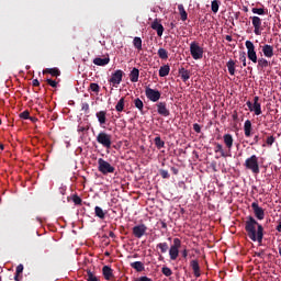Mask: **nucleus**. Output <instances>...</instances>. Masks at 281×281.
Instances as JSON below:
<instances>
[{"label":"nucleus","mask_w":281,"mask_h":281,"mask_svg":"<svg viewBox=\"0 0 281 281\" xmlns=\"http://www.w3.org/2000/svg\"><path fill=\"white\" fill-rule=\"evenodd\" d=\"M245 232L247 233L248 238L252 240V243H262L265 238V227L261 226L254 216L249 215L245 221Z\"/></svg>","instance_id":"obj_1"},{"label":"nucleus","mask_w":281,"mask_h":281,"mask_svg":"<svg viewBox=\"0 0 281 281\" xmlns=\"http://www.w3.org/2000/svg\"><path fill=\"white\" fill-rule=\"evenodd\" d=\"M244 166L246 170H250L252 175H260V164L258 162V156L252 155L247 158Z\"/></svg>","instance_id":"obj_2"},{"label":"nucleus","mask_w":281,"mask_h":281,"mask_svg":"<svg viewBox=\"0 0 281 281\" xmlns=\"http://www.w3.org/2000/svg\"><path fill=\"white\" fill-rule=\"evenodd\" d=\"M98 170L101 172V175H113V172H115V167L109 164V161L104 160V158H99Z\"/></svg>","instance_id":"obj_3"},{"label":"nucleus","mask_w":281,"mask_h":281,"mask_svg":"<svg viewBox=\"0 0 281 281\" xmlns=\"http://www.w3.org/2000/svg\"><path fill=\"white\" fill-rule=\"evenodd\" d=\"M113 136H111V134L106 133V132H100L97 135V142L98 144H100L101 146H103V148H111L113 142L111 140Z\"/></svg>","instance_id":"obj_4"},{"label":"nucleus","mask_w":281,"mask_h":281,"mask_svg":"<svg viewBox=\"0 0 281 281\" xmlns=\"http://www.w3.org/2000/svg\"><path fill=\"white\" fill-rule=\"evenodd\" d=\"M190 54L193 60H201V58H203L204 50L203 47L199 45V42H191Z\"/></svg>","instance_id":"obj_5"},{"label":"nucleus","mask_w":281,"mask_h":281,"mask_svg":"<svg viewBox=\"0 0 281 281\" xmlns=\"http://www.w3.org/2000/svg\"><path fill=\"white\" fill-rule=\"evenodd\" d=\"M260 97H254V103L251 101H247L246 105L249 111L254 112L255 115H262V105L260 104Z\"/></svg>","instance_id":"obj_6"},{"label":"nucleus","mask_w":281,"mask_h":281,"mask_svg":"<svg viewBox=\"0 0 281 281\" xmlns=\"http://www.w3.org/2000/svg\"><path fill=\"white\" fill-rule=\"evenodd\" d=\"M245 46L247 48V57L251 63H258V55L256 54V46L254 45V42L246 41Z\"/></svg>","instance_id":"obj_7"},{"label":"nucleus","mask_w":281,"mask_h":281,"mask_svg":"<svg viewBox=\"0 0 281 281\" xmlns=\"http://www.w3.org/2000/svg\"><path fill=\"white\" fill-rule=\"evenodd\" d=\"M145 95L147 100H149L150 102H159V100H161V92H159V90L151 89L149 87H146Z\"/></svg>","instance_id":"obj_8"},{"label":"nucleus","mask_w":281,"mask_h":281,"mask_svg":"<svg viewBox=\"0 0 281 281\" xmlns=\"http://www.w3.org/2000/svg\"><path fill=\"white\" fill-rule=\"evenodd\" d=\"M156 109L158 115H161L162 117H170V109H168V103H166V101L157 102Z\"/></svg>","instance_id":"obj_9"},{"label":"nucleus","mask_w":281,"mask_h":281,"mask_svg":"<svg viewBox=\"0 0 281 281\" xmlns=\"http://www.w3.org/2000/svg\"><path fill=\"white\" fill-rule=\"evenodd\" d=\"M250 19L252 21V27H255L254 33L256 36H260L262 34V19L256 15L250 16Z\"/></svg>","instance_id":"obj_10"},{"label":"nucleus","mask_w":281,"mask_h":281,"mask_svg":"<svg viewBox=\"0 0 281 281\" xmlns=\"http://www.w3.org/2000/svg\"><path fill=\"white\" fill-rule=\"evenodd\" d=\"M122 78H124V71L119 69L112 74L109 82L110 85H113V87H116V85H120L122 82Z\"/></svg>","instance_id":"obj_11"},{"label":"nucleus","mask_w":281,"mask_h":281,"mask_svg":"<svg viewBox=\"0 0 281 281\" xmlns=\"http://www.w3.org/2000/svg\"><path fill=\"white\" fill-rule=\"evenodd\" d=\"M251 209H252L254 214L258 221H265V209L260 207L258 202H252Z\"/></svg>","instance_id":"obj_12"},{"label":"nucleus","mask_w":281,"mask_h":281,"mask_svg":"<svg viewBox=\"0 0 281 281\" xmlns=\"http://www.w3.org/2000/svg\"><path fill=\"white\" fill-rule=\"evenodd\" d=\"M148 231V227L144 224L136 225L133 227L132 232L135 238H142L145 236L146 232Z\"/></svg>","instance_id":"obj_13"},{"label":"nucleus","mask_w":281,"mask_h":281,"mask_svg":"<svg viewBox=\"0 0 281 281\" xmlns=\"http://www.w3.org/2000/svg\"><path fill=\"white\" fill-rule=\"evenodd\" d=\"M102 274L104 277V280H108V281L115 280V274H113V269L109 266H103Z\"/></svg>","instance_id":"obj_14"},{"label":"nucleus","mask_w":281,"mask_h":281,"mask_svg":"<svg viewBox=\"0 0 281 281\" xmlns=\"http://www.w3.org/2000/svg\"><path fill=\"white\" fill-rule=\"evenodd\" d=\"M151 30L157 32V36H164V25L159 22V20H154L151 23Z\"/></svg>","instance_id":"obj_15"},{"label":"nucleus","mask_w":281,"mask_h":281,"mask_svg":"<svg viewBox=\"0 0 281 281\" xmlns=\"http://www.w3.org/2000/svg\"><path fill=\"white\" fill-rule=\"evenodd\" d=\"M190 267L193 269V274L196 278H201V266H199V260H191Z\"/></svg>","instance_id":"obj_16"},{"label":"nucleus","mask_w":281,"mask_h":281,"mask_svg":"<svg viewBox=\"0 0 281 281\" xmlns=\"http://www.w3.org/2000/svg\"><path fill=\"white\" fill-rule=\"evenodd\" d=\"M262 53L266 58H273V46L269 44L263 45Z\"/></svg>","instance_id":"obj_17"},{"label":"nucleus","mask_w":281,"mask_h":281,"mask_svg":"<svg viewBox=\"0 0 281 281\" xmlns=\"http://www.w3.org/2000/svg\"><path fill=\"white\" fill-rule=\"evenodd\" d=\"M224 139V144L226 146V148H228V150H232L233 146H234V136H232V134H225L223 136Z\"/></svg>","instance_id":"obj_18"},{"label":"nucleus","mask_w":281,"mask_h":281,"mask_svg":"<svg viewBox=\"0 0 281 281\" xmlns=\"http://www.w3.org/2000/svg\"><path fill=\"white\" fill-rule=\"evenodd\" d=\"M111 63V58L105 57V58H100L97 57L93 59V65H97L98 67H105V65H109Z\"/></svg>","instance_id":"obj_19"},{"label":"nucleus","mask_w":281,"mask_h":281,"mask_svg":"<svg viewBox=\"0 0 281 281\" xmlns=\"http://www.w3.org/2000/svg\"><path fill=\"white\" fill-rule=\"evenodd\" d=\"M178 74L183 82H188V80H190V70L181 67L179 68Z\"/></svg>","instance_id":"obj_20"},{"label":"nucleus","mask_w":281,"mask_h":281,"mask_svg":"<svg viewBox=\"0 0 281 281\" xmlns=\"http://www.w3.org/2000/svg\"><path fill=\"white\" fill-rule=\"evenodd\" d=\"M95 117L98 119V122L101 126H104V124H106V111L97 112Z\"/></svg>","instance_id":"obj_21"},{"label":"nucleus","mask_w":281,"mask_h":281,"mask_svg":"<svg viewBox=\"0 0 281 281\" xmlns=\"http://www.w3.org/2000/svg\"><path fill=\"white\" fill-rule=\"evenodd\" d=\"M226 67L228 69V74L231 76H236V61H234V59H229L227 63H226Z\"/></svg>","instance_id":"obj_22"},{"label":"nucleus","mask_w":281,"mask_h":281,"mask_svg":"<svg viewBox=\"0 0 281 281\" xmlns=\"http://www.w3.org/2000/svg\"><path fill=\"white\" fill-rule=\"evenodd\" d=\"M251 121L250 120H246L244 123V133H245V137H251Z\"/></svg>","instance_id":"obj_23"},{"label":"nucleus","mask_w":281,"mask_h":281,"mask_svg":"<svg viewBox=\"0 0 281 281\" xmlns=\"http://www.w3.org/2000/svg\"><path fill=\"white\" fill-rule=\"evenodd\" d=\"M132 269H135V271H137L138 273H142V271H144L146 269V267H144V262L142 261H134L131 263Z\"/></svg>","instance_id":"obj_24"},{"label":"nucleus","mask_w":281,"mask_h":281,"mask_svg":"<svg viewBox=\"0 0 281 281\" xmlns=\"http://www.w3.org/2000/svg\"><path fill=\"white\" fill-rule=\"evenodd\" d=\"M131 82H137L139 80V69L133 68L130 74Z\"/></svg>","instance_id":"obj_25"},{"label":"nucleus","mask_w":281,"mask_h":281,"mask_svg":"<svg viewBox=\"0 0 281 281\" xmlns=\"http://www.w3.org/2000/svg\"><path fill=\"white\" fill-rule=\"evenodd\" d=\"M94 214L98 218H101V221H104V218H106V212H104V210H102V207L100 206L94 207Z\"/></svg>","instance_id":"obj_26"},{"label":"nucleus","mask_w":281,"mask_h":281,"mask_svg":"<svg viewBox=\"0 0 281 281\" xmlns=\"http://www.w3.org/2000/svg\"><path fill=\"white\" fill-rule=\"evenodd\" d=\"M43 74H49L50 76L58 78L60 76V70L58 68H46Z\"/></svg>","instance_id":"obj_27"},{"label":"nucleus","mask_w":281,"mask_h":281,"mask_svg":"<svg viewBox=\"0 0 281 281\" xmlns=\"http://www.w3.org/2000/svg\"><path fill=\"white\" fill-rule=\"evenodd\" d=\"M257 67L258 69H267V67H269V65H271V63H269V60H267L266 58H259L257 59Z\"/></svg>","instance_id":"obj_28"},{"label":"nucleus","mask_w":281,"mask_h":281,"mask_svg":"<svg viewBox=\"0 0 281 281\" xmlns=\"http://www.w3.org/2000/svg\"><path fill=\"white\" fill-rule=\"evenodd\" d=\"M154 143H155L156 148H158V150H161V148L166 147V142H164L161 139V136H156L154 138Z\"/></svg>","instance_id":"obj_29"},{"label":"nucleus","mask_w":281,"mask_h":281,"mask_svg":"<svg viewBox=\"0 0 281 281\" xmlns=\"http://www.w3.org/2000/svg\"><path fill=\"white\" fill-rule=\"evenodd\" d=\"M170 74V66L169 65H165L161 66L159 69V76L160 78H166V76H168Z\"/></svg>","instance_id":"obj_30"},{"label":"nucleus","mask_w":281,"mask_h":281,"mask_svg":"<svg viewBox=\"0 0 281 281\" xmlns=\"http://www.w3.org/2000/svg\"><path fill=\"white\" fill-rule=\"evenodd\" d=\"M178 10L181 21H188V12H186V8H183V4H179Z\"/></svg>","instance_id":"obj_31"},{"label":"nucleus","mask_w":281,"mask_h":281,"mask_svg":"<svg viewBox=\"0 0 281 281\" xmlns=\"http://www.w3.org/2000/svg\"><path fill=\"white\" fill-rule=\"evenodd\" d=\"M169 256H170V260H177V258H179V249L170 247Z\"/></svg>","instance_id":"obj_32"},{"label":"nucleus","mask_w":281,"mask_h":281,"mask_svg":"<svg viewBox=\"0 0 281 281\" xmlns=\"http://www.w3.org/2000/svg\"><path fill=\"white\" fill-rule=\"evenodd\" d=\"M251 12H252V14H259V16H265V14H267V9H265V8H252Z\"/></svg>","instance_id":"obj_33"},{"label":"nucleus","mask_w":281,"mask_h":281,"mask_svg":"<svg viewBox=\"0 0 281 281\" xmlns=\"http://www.w3.org/2000/svg\"><path fill=\"white\" fill-rule=\"evenodd\" d=\"M124 104H125V99H124V97H123V98H121V99L119 100V102H117L116 105H115V109H116V111H117L119 113H122V111H124Z\"/></svg>","instance_id":"obj_34"},{"label":"nucleus","mask_w":281,"mask_h":281,"mask_svg":"<svg viewBox=\"0 0 281 281\" xmlns=\"http://www.w3.org/2000/svg\"><path fill=\"white\" fill-rule=\"evenodd\" d=\"M215 153H221V157H228V155L225 153V149H223V145L220 143L215 144Z\"/></svg>","instance_id":"obj_35"},{"label":"nucleus","mask_w":281,"mask_h":281,"mask_svg":"<svg viewBox=\"0 0 281 281\" xmlns=\"http://www.w3.org/2000/svg\"><path fill=\"white\" fill-rule=\"evenodd\" d=\"M158 56L161 60H168V50L166 48H159Z\"/></svg>","instance_id":"obj_36"},{"label":"nucleus","mask_w":281,"mask_h":281,"mask_svg":"<svg viewBox=\"0 0 281 281\" xmlns=\"http://www.w3.org/2000/svg\"><path fill=\"white\" fill-rule=\"evenodd\" d=\"M133 45L135 49H138V52H142V37H134Z\"/></svg>","instance_id":"obj_37"},{"label":"nucleus","mask_w":281,"mask_h":281,"mask_svg":"<svg viewBox=\"0 0 281 281\" xmlns=\"http://www.w3.org/2000/svg\"><path fill=\"white\" fill-rule=\"evenodd\" d=\"M220 5H221V1H218V0H213L211 2V10H212V12H214V14H216V12H218Z\"/></svg>","instance_id":"obj_38"},{"label":"nucleus","mask_w":281,"mask_h":281,"mask_svg":"<svg viewBox=\"0 0 281 281\" xmlns=\"http://www.w3.org/2000/svg\"><path fill=\"white\" fill-rule=\"evenodd\" d=\"M157 249H160L162 254H166L169 249L168 243H159L157 244Z\"/></svg>","instance_id":"obj_39"},{"label":"nucleus","mask_w":281,"mask_h":281,"mask_svg":"<svg viewBox=\"0 0 281 281\" xmlns=\"http://www.w3.org/2000/svg\"><path fill=\"white\" fill-rule=\"evenodd\" d=\"M134 106L138 109V111H144V101H142L139 98L135 99Z\"/></svg>","instance_id":"obj_40"},{"label":"nucleus","mask_w":281,"mask_h":281,"mask_svg":"<svg viewBox=\"0 0 281 281\" xmlns=\"http://www.w3.org/2000/svg\"><path fill=\"white\" fill-rule=\"evenodd\" d=\"M87 281H100L91 270H87Z\"/></svg>","instance_id":"obj_41"},{"label":"nucleus","mask_w":281,"mask_h":281,"mask_svg":"<svg viewBox=\"0 0 281 281\" xmlns=\"http://www.w3.org/2000/svg\"><path fill=\"white\" fill-rule=\"evenodd\" d=\"M239 60L243 61V67H247V53L241 52V53L239 54Z\"/></svg>","instance_id":"obj_42"},{"label":"nucleus","mask_w":281,"mask_h":281,"mask_svg":"<svg viewBox=\"0 0 281 281\" xmlns=\"http://www.w3.org/2000/svg\"><path fill=\"white\" fill-rule=\"evenodd\" d=\"M161 273H164L166 276V278H170V276H172V270L168 267H162Z\"/></svg>","instance_id":"obj_43"},{"label":"nucleus","mask_w":281,"mask_h":281,"mask_svg":"<svg viewBox=\"0 0 281 281\" xmlns=\"http://www.w3.org/2000/svg\"><path fill=\"white\" fill-rule=\"evenodd\" d=\"M171 248L173 249H181V239L179 238H173V245H171Z\"/></svg>","instance_id":"obj_44"},{"label":"nucleus","mask_w":281,"mask_h":281,"mask_svg":"<svg viewBox=\"0 0 281 281\" xmlns=\"http://www.w3.org/2000/svg\"><path fill=\"white\" fill-rule=\"evenodd\" d=\"M72 202L75 203V205H82V199L78 196V194L72 195Z\"/></svg>","instance_id":"obj_45"},{"label":"nucleus","mask_w":281,"mask_h":281,"mask_svg":"<svg viewBox=\"0 0 281 281\" xmlns=\"http://www.w3.org/2000/svg\"><path fill=\"white\" fill-rule=\"evenodd\" d=\"M159 175L162 179H170V173H168V170L166 169H160Z\"/></svg>","instance_id":"obj_46"},{"label":"nucleus","mask_w":281,"mask_h":281,"mask_svg":"<svg viewBox=\"0 0 281 281\" xmlns=\"http://www.w3.org/2000/svg\"><path fill=\"white\" fill-rule=\"evenodd\" d=\"M90 90L93 91V93H100V86L98 83H90Z\"/></svg>","instance_id":"obj_47"},{"label":"nucleus","mask_w":281,"mask_h":281,"mask_svg":"<svg viewBox=\"0 0 281 281\" xmlns=\"http://www.w3.org/2000/svg\"><path fill=\"white\" fill-rule=\"evenodd\" d=\"M77 131L78 133H87V131H89V125H78Z\"/></svg>","instance_id":"obj_48"},{"label":"nucleus","mask_w":281,"mask_h":281,"mask_svg":"<svg viewBox=\"0 0 281 281\" xmlns=\"http://www.w3.org/2000/svg\"><path fill=\"white\" fill-rule=\"evenodd\" d=\"M46 82L49 85V87H53V89L58 87V82L56 80L47 79Z\"/></svg>","instance_id":"obj_49"},{"label":"nucleus","mask_w":281,"mask_h":281,"mask_svg":"<svg viewBox=\"0 0 281 281\" xmlns=\"http://www.w3.org/2000/svg\"><path fill=\"white\" fill-rule=\"evenodd\" d=\"M20 117L22 120H30V112L29 111H24L20 114Z\"/></svg>","instance_id":"obj_50"},{"label":"nucleus","mask_w":281,"mask_h":281,"mask_svg":"<svg viewBox=\"0 0 281 281\" xmlns=\"http://www.w3.org/2000/svg\"><path fill=\"white\" fill-rule=\"evenodd\" d=\"M23 269H24L23 265L20 263V265L15 268V273L22 276V274H23Z\"/></svg>","instance_id":"obj_51"},{"label":"nucleus","mask_w":281,"mask_h":281,"mask_svg":"<svg viewBox=\"0 0 281 281\" xmlns=\"http://www.w3.org/2000/svg\"><path fill=\"white\" fill-rule=\"evenodd\" d=\"M274 142H276V137L270 136V137L267 138L266 144H267L268 146H273V143H274Z\"/></svg>","instance_id":"obj_52"},{"label":"nucleus","mask_w":281,"mask_h":281,"mask_svg":"<svg viewBox=\"0 0 281 281\" xmlns=\"http://www.w3.org/2000/svg\"><path fill=\"white\" fill-rule=\"evenodd\" d=\"M81 111H85V113L89 112V103L83 102L81 103Z\"/></svg>","instance_id":"obj_53"},{"label":"nucleus","mask_w":281,"mask_h":281,"mask_svg":"<svg viewBox=\"0 0 281 281\" xmlns=\"http://www.w3.org/2000/svg\"><path fill=\"white\" fill-rule=\"evenodd\" d=\"M193 131H194L195 133H201V125H199V123H194V124H193Z\"/></svg>","instance_id":"obj_54"},{"label":"nucleus","mask_w":281,"mask_h":281,"mask_svg":"<svg viewBox=\"0 0 281 281\" xmlns=\"http://www.w3.org/2000/svg\"><path fill=\"white\" fill-rule=\"evenodd\" d=\"M258 142H260V136L256 135L254 137V142L250 144V146H254V145L258 144Z\"/></svg>","instance_id":"obj_55"},{"label":"nucleus","mask_w":281,"mask_h":281,"mask_svg":"<svg viewBox=\"0 0 281 281\" xmlns=\"http://www.w3.org/2000/svg\"><path fill=\"white\" fill-rule=\"evenodd\" d=\"M136 281H153V279L148 277H139L138 279H136Z\"/></svg>","instance_id":"obj_56"},{"label":"nucleus","mask_w":281,"mask_h":281,"mask_svg":"<svg viewBox=\"0 0 281 281\" xmlns=\"http://www.w3.org/2000/svg\"><path fill=\"white\" fill-rule=\"evenodd\" d=\"M14 280H15V281H21V280H23V276H22V274H18V273L15 272V274H14Z\"/></svg>","instance_id":"obj_57"},{"label":"nucleus","mask_w":281,"mask_h":281,"mask_svg":"<svg viewBox=\"0 0 281 281\" xmlns=\"http://www.w3.org/2000/svg\"><path fill=\"white\" fill-rule=\"evenodd\" d=\"M33 87H41V81H38V79H34Z\"/></svg>","instance_id":"obj_58"},{"label":"nucleus","mask_w":281,"mask_h":281,"mask_svg":"<svg viewBox=\"0 0 281 281\" xmlns=\"http://www.w3.org/2000/svg\"><path fill=\"white\" fill-rule=\"evenodd\" d=\"M171 172H173V175H179V169H177V167H171Z\"/></svg>","instance_id":"obj_59"},{"label":"nucleus","mask_w":281,"mask_h":281,"mask_svg":"<svg viewBox=\"0 0 281 281\" xmlns=\"http://www.w3.org/2000/svg\"><path fill=\"white\" fill-rule=\"evenodd\" d=\"M225 40H226L228 43H232V41H234V38L232 37V35H226V36H225Z\"/></svg>","instance_id":"obj_60"},{"label":"nucleus","mask_w":281,"mask_h":281,"mask_svg":"<svg viewBox=\"0 0 281 281\" xmlns=\"http://www.w3.org/2000/svg\"><path fill=\"white\" fill-rule=\"evenodd\" d=\"M162 229H168V224L166 222L160 223Z\"/></svg>","instance_id":"obj_61"},{"label":"nucleus","mask_w":281,"mask_h":281,"mask_svg":"<svg viewBox=\"0 0 281 281\" xmlns=\"http://www.w3.org/2000/svg\"><path fill=\"white\" fill-rule=\"evenodd\" d=\"M182 258H188V249L182 250Z\"/></svg>","instance_id":"obj_62"},{"label":"nucleus","mask_w":281,"mask_h":281,"mask_svg":"<svg viewBox=\"0 0 281 281\" xmlns=\"http://www.w3.org/2000/svg\"><path fill=\"white\" fill-rule=\"evenodd\" d=\"M109 236H110V238H115V233H113V231H110Z\"/></svg>","instance_id":"obj_63"},{"label":"nucleus","mask_w":281,"mask_h":281,"mask_svg":"<svg viewBox=\"0 0 281 281\" xmlns=\"http://www.w3.org/2000/svg\"><path fill=\"white\" fill-rule=\"evenodd\" d=\"M277 232H280L281 233V222L278 224V226H277Z\"/></svg>","instance_id":"obj_64"}]
</instances>
